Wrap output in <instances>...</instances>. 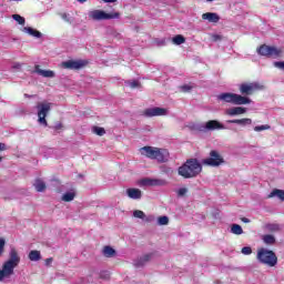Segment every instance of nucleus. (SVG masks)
<instances>
[{"label":"nucleus","mask_w":284,"mask_h":284,"mask_svg":"<svg viewBox=\"0 0 284 284\" xmlns=\"http://www.w3.org/2000/svg\"><path fill=\"white\" fill-rule=\"evenodd\" d=\"M19 263H21L19 251L17 247L10 246L9 258L2 264V270H0V283H4V281H10V278H12L14 270L19 267Z\"/></svg>","instance_id":"f257e3e1"},{"label":"nucleus","mask_w":284,"mask_h":284,"mask_svg":"<svg viewBox=\"0 0 284 284\" xmlns=\"http://www.w3.org/2000/svg\"><path fill=\"white\" fill-rule=\"evenodd\" d=\"M201 172H203V166L196 159L187 160L178 169V174L183 179H195V176H199Z\"/></svg>","instance_id":"f03ea898"},{"label":"nucleus","mask_w":284,"mask_h":284,"mask_svg":"<svg viewBox=\"0 0 284 284\" xmlns=\"http://www.w3.org/2000/svg\"><path fill=\"white\" fill-rule=\"evenodd\" d=\"M140 153L148 159L159 161V163H165L170 153L166 150L154 148V146H144L140 149Z\"/></svg>","instance_id":"7ed1b4c3"},{"label":"nucleus","mask_w":284,"mask_h":284,"mask_svg":"<svg viewBox=\"0 0 284 284\" xmlns=\"http://www.w3.org/2000/svg\"><path fill=\"white\" fill-rule=\"evenodd\" d=\"M217 100L224 101V103H232L233 105H248L252 103V99L230 92L219 94Z\"/></svg>","instance_id":"20e7f679"},{"label":"nucleus","mask_w":284,"mask_h":284,"mask_svg":"<svg viewBox=\"0 0 284 284\" xmlns=\"http://www.w3.org/2000/svg\"><path fill=\"white\" fill-rule=\"evenodd\" d=\"M256 258L258 263H262V265H267V267H275L276 263H278L276 253L267 248H258Z\"/></svg>","instance_id":"39448f33"},{"label":"nucleus","mask_w":284,"mask_h":284,"mask_svg":"<svg viewBox=\"0 0 284 284\" xmlns=\"http://www.w3.org/2000/svg\"><path fill=\"white\" fill-rule=\"evenodd\" d=\"M119 17H121V14L116 11L108 13L97 9L89 12V19H92L93 21H110L112 19H119Z\"/></svg>","instance_id":"423d86ee"},{"label":"nucleus","mask_w":284,"mask_h":284,"mask_svg":"<svg viewBox=\"0 0 284 284\" xmlns=\"http://www.w3.org/2000/svg\"><path fill=\"white\" fill-rule=\"evenodd\" d=\"M50 110H52V103L50 102H39L37 104V111H38V123L40 125H44V128H48V120H45V116L50 113Z\"/></svg>","instance_id":"0eeeda50"},{"label":"nucleus","mask_w":284,"mask_h":284,"mask_svg":"<svg viewBox=\"0 0 284 284\" xmlns=\"http://www.w3.org/2000/svg\"><path fill=\"white\" fill-rule=\"evenodd\" d=\"M223 163H225V159L216 150L211 151L209 158L202 160V165H209L210 168H219Z\"/></svg>","instance_id":"6e6552de"},{"label":"nucleus","mask_w":284,"mask_h":284,"mask_svg":"<svg viewBox=\"0 0 284 284\" xmlns=\"http://www.w3.org/2000/svg\"><path fill=\"white\" fill-rule=\"evenodd\" d=\"M258 54H261V57H268L271 59H278V57H281L283 54V50L276 48V47H270V45H261L257 49Z\"/></svg>","instance_id":"1a4fd4ad"},{"label":"nucleus","mask_w":284,"mask_h":284,"mask_svg":"<svg viewBox=\"0 0 284 284\" xmlns=\"http://www.w3.org/2000/svg\"><path fill=\"white\" fill-rule=\"evenodd\" d=\"M256 90H263V85L258 82L242 83L240 85L241 94L250 95L253 92H256Z\"/></svg>","instance_id":"9d476101"},{"label":"nucleus","mask_w":284,"mask_h":284,"mask_svg":"<svg viewBox=\"0 0 284 284\" xmlns=\"http://www.w3.org/2000/svg\"><path fill=\"white\" fill-rule=\"evenodd\" d=\"M85 67V61L83 60H68L62 62V68L65 70H81Z\"/></svg>","instance_id":"9b49d317"},{"label":"nucleus","mask_w":284,"mask_h":284,"mask_svg":"<svg viewBox=\"0 0 284 284\" xmlns=\"http://www.w3.org/2000/svg\"><path fill=\"white\" fill-rule=\"evenodd\" d=\"M139 185L141 187H145V186H161V185H168V181L165 180H159V179H150V178H146V179H142L140 180L139 182Z\"/></svg>","instance_id":"f8f14e48"},{"label":"nucleus","mask_w":284,"mask_h":284,"mask_svg":"<svg viewBox=\"0 0 284 284\" xmlns=\"http://www.w3.org/2000/svg\"><path fill=\"white\" fill-rule=\"evenodd\" d=\"M168 114V109L154 106V108H149L144 110V116H166Z\"/></svg>","instance_id":"ddd939ff"},{"label":"nucleus","mask_w":284,"mask_h":284,"mask_svg":"<svg viewBox=\"0 0 284 284\" xmlns=\"http://www.w3.org/2000/svg\"><path fill=\"white\" fill-rule=\"evenodd\" d=\"M203 130H207L209 132L214 130H225V125H223V123L219 122L217 120H211L204 124Z\"/></svg>","instance_id":"4468645a"},{"label":"nucleus","mask_w":284,"mask_h":284,"mask_svg":"<svg viewBox=\"0 0 284 284\" xmlns=\"http://www.w3.org/2000/svg\"><path fill=\"white\" fill-rule=\"evenodd\" d=\"M36 74L43 77L44 79H54L55 74L52 70H43L39 65L34 67Z\"/></svg>","instance_id":"2eb2a0df"},{"label":"nucleus","mask_w":284,"mask_h":284,"mask_svg":"<svg viewBox=\"0 0 284 284\" xmlns=\"http://www.w3.org/2000/svg\"><path fill=\"white\" fill-rule=\"evenodd\" d=\"M247 112V108L243 106H233L226 110V114L229 116H240L241 114H245Z\"/></svg>","instance_id":"dca6fc26"},{"label":"nucleus","mask_w":284,"mask_h":284,"mask_svg":"<svg viewBox=\"0 0 284 284\" xmlns=\"http://www.w3.org/2000/svg\"><path fill=\"white\" fill-rule=\"evenodd\" d=\"M126 196L133 201H139L143 196V192L140 189L130 187L126 189Z\"/></svg>","instance_id":"f3484780"},{"label":"nucleus","mask_w":284,"mask_h":284,"mask_svg":"<svg viewBox=\"0 0 284 284\" xmlns=\"http://www.w3.org/2000/svg\"><path fill=\"white\" fill-rule=\"evenodd\" d=\"M202 19L204 21H209V23H219V21H221V17L217 16V13H214V12L203 13Z\"/></svg>","instance_id":"a211bd4d"},{"label":"nucleus","mask_w":284,"mask_h":284,"mask_svg":"<svg viewBox=\"0 0 284 284\" xmlns=\"http://www.w3.org/2000/svg\"><path fill=\"white\" fill-rule=\"evenodd\" d=\"M133 216L135 219H141L142 221H146V223H152V221H154V215L146 216L145 213L141 210H135L133 212Z\"/></svg>","instance_id":"6ab92c4d"},{"label":"nucleus","mask_w":284,"mask_h":284,"mask_svg":"<svg viewBox=\"0 0 284 284\" xmlns=\"http://www.w3.org/2000/svg\"><path fill=\"white\" fill-rule=\"evenodd\" d=\"M226 123H234L235 125H241L242 128H246V125H252V119L243 118V119L227 120Z\"/></svg>","instance_id":"aec40b11"},{"label":"nucleus","mask_w":284,"mask_h":284,"mask_svg":"<svg viewBox=\"0 0 284 284\" xmlns=\"http://www.w3.org/2000/svg\"><path fill=\"white\" fill-rule=\"evenodd\" d=\"M22 32L26 34H30V37H34L36 39H41L42 34L37 29H32V27H24Z\"/></svg>","instance_id":"412c9836"},{"label":"nucleus","mask_w":284,"mask_h":284,"mask_svg":"<svg viewBox=\"0 0 284 284\" xmlns=\"http://www.w3.org/2000/svg\"><path fill=\"white\" fill-rule=\"evenodd\" d=\"M152 256H153L152 253L143 255L142 257H140L139 261L134 262L135 267H141V265H145V263H148V261L152 260Z\"/></svg>","instance_id":"4be33fe9"},{"label":"nucleus","mask_w":284,"mask_h":284,"mask_svg":"<svg viewBox=\"0 0 284 284\" xmlns=\"http://www.w3.org/2000/svg\"><path fill=\"white\" fill-rule=\"evenodd\" d=\"M274 197L280 199V201H284V191H283V190H278V189H274V190L267 195V199H274Z\"/></svg>","instance_id":"5701e85b"},{"label":"nucleus","mask_w":284,"mask_h":284,"mask_svg":"<svg viewBox=\"0 0 284 284\" xmlns=\"http://www.w3.org/2000/svg\"><path fill=\"white\" fill-rule=\"evenodd\" d=\"M102 254L106 258H113V256H116V251L114 248H112L111 246H104Z\"/></svg>","instance_id":"b1692460"},{"label":"nucleus","mask_w":284,"mask_h":284,"mask_svg":"<svg viewBox=\"0 0 284 284\" xmlns=\"http://www.w3.org/2000/svg\"><path fill=\"white\" fill-rule=\"evenodd\" d=\"M74 196H77V192L73 190L68 191L62 195V201H64V203H70V201H74Z\"/></svg>","instance_id":"393cba45"},{"label":"nucleus","mask_w":284,"mask_h":284,"mask_svg":"<svg viewBox=\"0 0 284 284\" xmlns=\"http://www.w3.org/2000/svg\"><path fill=\"white\" fill-rule=\"evenodd\" d=\"M231 234H235V236H241V234H243V227L239 224H232Z\"/></svg>","instance_id":"a878e982"},{"label":"nucleus","mask_w":284,"mask_h":284,"mask_svg":"<svg viewBox=\"0 0 284 284\" xmlns=\"http://www.w3.org/2000/svg\"><path fill=\"white\" fill-rule=\"evenodd\" d=\"M262 240L264 241L265 245H274L276 243V237L274 235H263Z\"/></svg>","instance_id":"bb28decb"},{"label":"nucleus","mask_w":284,"mask_h":284,"mask_svg":"<svg viewBox=\"0 0 284 284\" xmlns=\"http://www.w3.org/2000/svg\"><path fill=\"white\" fill-rule=\"evenodd\" d=\"M33 185L37 192H43L45 190V182H43L41 179L36 180Z\"/></svg>","instance_id":"cd10ccee"},{"label":"nucleus","mask_w":284,"mask_h":284,"mask_svg":"<svg viewBox=\"0 0 284 284\" xmlns=\"http://www.w3.org/2000/svg\"><path fill=\"white\" fill-rule=\"evenodd\" d=\"M29 260L33 262L41 261V252L40 251L29 252Z\"/></svg>","instance_id":"c85d7f7f"},{"label":"nucleus","mask_w":284,"mask_h":284,"mask_svg":"<svg viewBox=\"0 0 284 284\" xmlns=\"http://www.w3.org/2000/svg\"><path fill=\"white\" fill-rule=\"evenodd\" d=\"M172 41H173L174 45H182V43L185 42V38L181 34H178L172 39Z\"/></svg>","instance_id":"c756f323"},{"label":"nucleus","mask_w":284,"mask_h":284,"mask_svg":"<svg viewBox=\"0 0 284 284\" xmlns=\"http://www.w3.org/2000/svg\"><path fill=\"white\" fill-rule=\"evenodd\" d=\"M92 132H93V134H97L98 136H103V134H105V129H103L101 126H93Z\"/></svg>","instance_id":"7c9ffc66"},{"label":"nucleus","mask_w":284,"mask_h":284,"mask_svg":"<svg viewBox=\"0 0 284 284\" xmlns=\"http://www.w3.org/2000/svg\"><path fill=\"white\" fill-rule=\"evenodd\" d=\"M12 19L19 23V26H26V18L19 16V14H13Z\"/></svg>","instance_id":"2f4dec72"},{"label":"nucleus","mask_w":284,"mask_h":284,"mask_svg":"<svg viewBox=\"0 0 284 284\" xmlns=\"http://www.w3.org/2000/svg\"><path fill=\"white\" fill-rule=\"evenodd\" d=\"M159 225H168L170 223V219L168 216H160L158 219Z\"/></svg>","instance_id":"473e14b6"},{"label":"nucleus","mask_w":284,"mask_h":284,"mask_svg":"<svg viewBox=\"0 0 284 284\" xmlns=\"http://www.w3.org/2000/svg\"><path fill=\"white\" fill-rule=\"evenodd\" d=\"M270 124H263L254 126V132H263L264 130H270Z\"/></svg>","instance_id":"72a5a7b5"},{"label":"nucleus","mask_w":284,"mask_h":284,"mask_svg":"<svg viewBox=\"0 0 284 284\" xmlns=\"http://www.w3.org/2000/svg\"><path fill=\"white\" fill-rule=\"evenodd\" d=\"M3 252H6V239L0 237V256H3Z\"/></svg>","instance_id":"f704fd0d"},{"label":"nucleus","mask_w":284,"mask_h":284,"mask_svg":"<svg viewBox=\"0 0 284 284\" xmlns=\"http://www.w3.org/2000/svg\"><path fill=\"white\" fill-rule=\"evenodd\" d=\"M125 85L128 88H139V81H136V80L126 81Z\"/></svg>","instance_id":"c9c22d12"},{"label":"nucleus","mask_w":284,"mask_h":284,"mask_svg":"<svg viewBox=\"0 0 284 284\" xmlns=\"http://www.w3.org/2000/svg\"><path fill=\"white\" fill-rule=\"evenodd\" d=\"M267 230H270V232H278V230H281V226L278 224H268Z\"/></svg>","instance_id":"e433bc0d"},{"label":"nucleus","mask_w":284,"mask_h":284,"mask_svg":"<svg viewBox=\"0 0 284 284\" xmlns=\"http://www.w3.org/2000/svg\"><path fill=\"white\" fill-rule=\"evenodd\" d=\"M242 254H244L245 256H250V254H252V247L250 246H244L242 248Z\"/></svg>","instance_id":"4c0bfd02"},{"label":"nucleus","mask_w":284,"mask_h":284,"mask_svg":"<svg viewBox=\"0 0 284 284\" xmlns=\"http://www.w3.org/2000/svg\"><path fill=\"white\" fill-rule=\"evenodd\" d=\"M187 194V187H181L178 190V196H185Z\"/></svg>","instance_id":"58836bf2"},{"label":"nucleus","mask_w":284,"mask_h":284,"mask_svg":"<svg viewBox=\"0 0 284 284\" xmlns=\"http://www.w3.org/2000/svg\"><path fill=\"white\" fill-rule=\"evenodd\" d=\"M274 67L284 71V61L274 62Z\"/></svg>","instance_id":"ea45409f"},{"label":"nucleus","mask_w":284,"mask_h":284,"mask_svg":"<svg viewBox=\"0 0 284 284\" xmlns=\"http://www.w3.org/2000/svg\"><path fill=\"white\" fill-rule=\"evenodd\" d=\"M61 18L64 20V21H70V16L68 13H61Z\"/></svg>","instance_id":"a19ab883"},{"label":"nucleus","mask_w":284,"mask_h":284,"mask_svg":"<svg viewBox=\"0 0 284 284\" xmlns=\"http://www.w3.org/2000/svg\"><path fill=\"white\" fill-rule=\"evenodd\" d=\"M182 90H183V92H190V90H192V88L190 85H183Z\"/></svg>","instance_id":"79ce46f5"},{"label":"nucleus","mask_w":284,"mask_h":284,"mask_svg":"<svg viewBox=\"0 0 284 284\" xmlns=\"http://www.w3.org/2000/svg\"><path fill=\"white\" fill-rule=\"evenodd\" d=\"M3 150H6V144L0 142V152H3Z\"/></svg>","instance_id":"37998d69"},{"label":"nucleus","mask_w":284,"mask_h":284,"mask_svg":"<svg viewBox=\"0 0 284 284\" xmlns=\"http://www.w3.org/2000/svg\"><path fill=\"white\" fill-rule=\"evenodd\" d=\"M241 221H242V223H250V219H247V217H242Z\"/></svg>","instance_id":"c03bdc74"},{"label":"nucleus","mask_w":284,"mask_h":284,"mask_svg":"<svg viewBox=\"0 0 284 284\" xmlns=\"http://www.w3.org/2000/svg\"><path fill=\"white\" fill-rule=\"evenodd\" d=\"M51 263H52V257L45 260V265H51Z\"/></svg>","instance_id":"a18cd8bd"},{"label":"nucleus","mask_w":284,"mask_h":284,"mask_svg":"<svg viewBox=\"0 0 284 284\" xmlns=\"http://www.w3.org/2000/svg\"><path fill=\"white\" fill-rule=\"evenodd\" d=\"M104 3H115L116 0H103Z\"/></svg>","instance_id":"49530a36"},{"label":"nucleus","mask_w":284,"mask_h":284,"mask_svg":"<svg viewBox=\"0 0 284 284\" xmlns=\"http://www.w3.org/2000/svg\"><path fill=\"white\" fill-rule=\"evenodd\" d=\"M213 39L214 41H219L221 39V36H214Z\"/></svg>","instance_id":"de8ad7c7"},{"label":"nucleus","mask_w":284,"mask_h":284,"mask_svg":"<svg viewBox=\"0 0 284 284\" xmlns=\"http://www.w3.org/2000/svg\"><path fill=\"white\" fill-rule=\"evenodd\" d=\"M55 130H61V124L55 125Z\"/></svg>","instance_id":"09e8293b"},{"label":"nucleus","mask_w":284,"mask_h":284,"mask_svg":"<svg viewBox=\"0 0 284 284\" xmlns=\"http://www.w3.org/2000/svg\"><path fill=\"white\" fill-rule=\"evenodd\" d=\"M88 0H78L79 3H85Z\"/></svg>","instance_id":"8fccbe9b"},{"label":"nucleus","mask_w":284,"mask_h":284,"mask_svg":"<svg viewBox=\"0 0 284 284\" xmlns=\"http://www.w3.org/2000/svg\"><path fill=\"white\" fill-rule=\"evenodd\" d=\"M9 1H21V0H9Z\"/></svg>","instance_id":"3c124183"},{"label":"nucleus","mask_w":284,"mask_h":284,"mask_svg":"<svg viewBox=\"0 0 284 284\" xmlns=\"http://www.w3.org/2000/svg\"><path fill=\"white\" fill-rule=\"evenodd\" d=\"M0 162H1V158H0Z\"/></svg>","instance_id":"603ef678"}]
</instances>
